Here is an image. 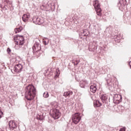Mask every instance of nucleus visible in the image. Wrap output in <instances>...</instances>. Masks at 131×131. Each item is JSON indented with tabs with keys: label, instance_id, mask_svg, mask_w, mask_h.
Returning <instances> with one entry per match:
<instances>
[{
	"label": "nucleus",
	"instance_id": "9",
	"mask_svg": "<svg viewBox=\"0 0 131 131\" xmlns=\"http://www.w3.org/2000/svg\"><path fill=\"white\" fill-rule=\"evenodd\" d=\"M9 125L10 129H15L17 127V123L14 121H10L9 122Z\"/></svg>",
	"mask_w": 131,
	"mask_h": 131
},
{
	"label": "nucleus",
	"instance_id": "4",
	"mask_svg": "<svg viewBox=\"0 0 131 131\" xmlns=\"http://www.w3.org/2000/svg\"><path fill=\"white\" fill-rule=\"evenodd\" d=\"M50 115L54 119H58L61 116V114L57 109L53 108L50 113Z\"/></svg>",
	"mask_w": 131,
	"mask_h": 131
},
{
	"label": "nucleus",
	"instance_id": "24",
	"mask_svg": "<svg viewBox=\"0 0 131 131\" xmlns=\"http://www.w3.org/2000/svg\"><path fill=\"white\" fill-rule=\"evenodd\" d=\"M7 53L8 54H10V53H11V49L10 48L7 49Z\"/></svg>",
	"mask_w": 131,
	"mask_h": 131
},
{
	"label": "nucleus",
	"instance_id": "27",
	"mask_svg": "<svg viewBox=\"0 0 131 131\" xmlns=\"http://www.w3.org/2000/svg\"><path fill=\"white\" fill-rule=\"evenodd\" d=\"M44 42H45V43H44L45 45H48V43H47V41H45Z\"/></svg>",
	"mask_w": 131,
	"mask_h": 131
},
{
	"label": "nucleus",
	"instance_id": "19",
	"mask_svg": "<svg viewBox=\"0 0 131 131\" xmlns=\"http://www.w3.org/2000/svg\"><path fill=\"white\" fill-rule=\"evenodd\" d=\"M43 97H44V98H49V93H48V92H45L43 94Z\"/></svg>",
	"mask_w": 131,
	"mask_h": 131
},
{
	"label": "nucleus",
	"instance_id": "31",
	"mask_svg": "<svg viewBox=\"0 0 131 131\" xmlns=\"http://www.w3.org/2000/svg\"><path fill=\"white\" fill-rule=\"evenodd\" d=\"M83 33H84V31H83Z\"/></svg>",
	"mask_w": 131,
	"mask_h": 131
},
{
	"label": "nucleus",
	"instance_id": "11",
	"mask_svg": "<svg viewBox=\"0 0 131 131\" xmlns=\"http://www.w3.org/2000/svg\"><path fill=\"white\" fill-rule=\"evenodd\" d=\"M29 18H30V15H29V14H24L22 17V19L24 22H27Z\"/></svg>",
	"mask_w": 131,
	"mask_h": 131
},
{
	"label": "nucleus",
	"instance_id": "28",
	"mask_svg": "<svg viewBox=\"0 0 131 131\" xmlns=\"http://www.w3.org/2000/svg\"><path fill=\"white\" fill-rule=\"evenodd\" d=\"M107 85H108V86H109V85H111V84L107 83Z\"/></svg>",
	"mask_w": 131,
	"mask_h": 131
},
{
	"label": "nucleus",
	"instance_id": "29",
	"mask_svg": "<svg viewBox=\"0 0 131 131\" xmlns=\"http://www.w3.org/2000/svg\"><path fill=\"white\" fill-rule=\"evenodd\" d=\"M86 35H85V34H84V36H85Z\"/></svg>",
	"mask_w": 131,
	"mask_h": 131
},
{
	"label": "nucleus",
	"instance_id": "14",
	"mask_svg": "<svg viewBox=\"0 0 131 131\" xmlns=\"http://www.w3.org/2000/svg\"><path fill=\"white\" fill-rule=\"evenodd\" d=\"M86 84H88V81L86 80L81 81L80 82V88H83L85 85H86Z\"/></svg>",
	"mask_w": 131,
	"mask_h": 131
},
{
	"label": "nucleus",
	"instance_id": "6",
	"mask_svg": "<svg viewBox=\"0 0 131 131\" xmlns=\"http://www.w3.org/2000/svg\"><path fill=\"white\" fill-rule=\"evenodd\" d=\"M23 69V66L21 64H16L13 68V70L16 73H19V72H21L22 70Z\"/></svg>",
	"mask_w": 131,
	"mask_h": 131
},
{
	"label": "nucleus",
	"instance_id": "8",
	"mask_svg": "<svg viewBox=\"0 0 131 131\" xmlns=\"http://www.w3.org/2000/svg\"><path fill=\"white\" fill-rule=\"evenodd\" d=\"M33 53H38L40 51V45L38 43L34 45L32 48Z\"/></svg>",
	"mask_w": 131,
	"mask_h": 131
},
{
	"label": "nucleus",
	"instance_id": "26",
	"mask_svg": "<svg viewBox=\"0 0 131 131\" xmlns=\"http://www.w3.org/2000/svg\"><path fill=\"white\" fill-rule=\"evenodd\" d=\"M118 6L119 7H120V6H121V3H120V1H119V3H118Z\"/></svg>",
	"mask_w": 131,
	"mask_h": 131
},
{
	"label": "nucleus",
	"instance_id": "18",
	"mask_svg": "<svg viewBox=\"0 0 131 131\" xmlns=\"http://www.w3.org/2000/svg\"><path fill=\"white\" fill-rule=\"evenodd\" d=\"M23 28L22 27H19V28H16L14 29V32H15V33L21 32V31H22Z\"/></svg>",
	"mask_w": 131,
	"mask_h": 131
},
{
	"label": "nucleus",
	"instance_id": "22",
	"mask_svg": "<svg viewBox=\"0 0 131 131\" xmlns=\"http://www.w3.org/2000/svg\"><path fill=\"white\" fill-rule=\"evenodd\" d=\"M3 112H2V111L0 110V118H2V117H3Z\"/></svg>",
	"mask_w": 131,
	"mask_h": 131
},
{
	"label": "nucleus",
	"instance_id": "1",
	"mask_svg": "<svg viewBox=\"0 0 131 131\" xmlns=\"http://www.w3.org/2000/svg\"><path fill=\"white\" fill-rule=\"evenodd\" d=\"M36 89L33 85L29 84L25 88V98L28 101H32L35 97Z\"/></svg>",
	"mask_w": 131,
	"mask_h": 131
},
{
	"label": "nucleus",
	"instance_id": "25",
	"mask_svg": "<svg viewBox=\"0 0 131 131\" xmlns=\"http://www.w3.org/2000/svg\"><path fill=\"white\" fill-rule=\"evenodd\" d=\"M119 131H125V128H121Z\"/></svg>",
	"mask_w": 131,
	"mask_h": 131
},
{
	"label": "nucleus",
	"instance_id": "30",
	"mask_svg": "<svg viewBox=\"0 0 131 131\" xmlns=\"http://www.w3.org/2000/svg\"><path fill=\"white\" fill-rule=\"evenodd\" d=\"M11 71L13 72V70H11Z\"/></svg>",
	"mask_w": 131,
	"mask_h": 131
},
{
	"label": "nucleus",
	"instance_id": "17",
	"mask_svg": "<svg viewBox=\"0 0 131 131\" xmlns=\"http://www.w3.org/2000/svg\"><path fill=\"white\" fill-rule=\"evenodd\" d=\"M114 99V101H118V102H119L120 100H121V96L115 95Z\"/></svg>",
	"mask_w": 131,
	"mask_h": 131
},
{
	"label": "nucleus",
	"instance_id": "12",
	"mask_svg": "<svg viewBox=\"0 0 131 131\" xmlns=\"http://www.w3.org/2000/svg\"><path fill=\"white\" fill-rule=\"evenodd\" d=\"M90 91L92 93H96V92H97V86H96V85H92L90 86Z\"/></svg>",
	"mask_w": 131,
	"mask_h": 131
},
{
	"label": "nucleus",
	"instance_id": "21",
	"mask_svg": "<svg viewBox=\"0 0 131 131\" xmlns=\"http://www.w3.org/2000/svg\"><path fill=\"white\" fill-rule=\"evenodd\" d=\"M123 2V5L125 6V5H126V0H122Z\"/></svg>",
	"mask_w": 131,
	"mask_h": 131
},
{
	"label": "nucleus",
	"instance_id": "15",
	"mask_svg": "<svg viewBox=\"0 0 131 131\" xmlns=\"http://www.w3.org/2000/svg\"><path fill=\"white\" fill-rule=\"evenodd\" d=\"M36 118L38 120H40V121H43V119H45V116L43 114L38 115Z\"/></svg>",
	"mask_w": 131,
	"mask_h": 131
},
{
	"label": "nucleus",
	"instance_id": "16",
	"mask_svg": "<svg viewBox=\"0 0 131 131\" xmlns=\"http://www.w3.org/2000/svg\"><path fill=\"white\" fill-rule=\"evenodd\" d=\"M72 94H73V93L72 91H68V92H64L63 94V96L64 97H69V96L72 95Z\"/></svg>",
	"mask_w": 131,
	"mask_h": 131
},
{
	"label": "nucleus",
	"instance_id": "5",
	"mask_svg": "<svg viewBox=\"0 0 131 131\" xmlns=\"http://www.w3.org/2000/svg\"><path fill=\"white\" fill-rule=\"evenodd\" d=\"M72 121L75 123V124H77L79 121L81 120V116H80V114L79 113H76L72 115Z\"/></svg>",
	"mask_w": 131,
	"mask_h": 131
},
{
	"label": "nucleus",
	"instance_id": "13",
	"mask_svg": "<svg viewBox=\"0 0 131 131\" xmlns=\"http://www.w3.org/2000/svg\"><path fill=\"white\" fill-rule=\"evenodd\" d=\"M94 107H99L102 106V103L99 100H96L94 102Z\"/></svg>",
	"mask_w": 131,
	"mask_h": 131
},
{
	"label": "nucleus",
	"instance_id": "2",
	"mask_svg": "<svg viewBox=\"0 0 131 131\" xmlns=\"http://www.w3.org/2000/svg\"><path fill=\"white\" fill-rule=\"evenodd\" d=\"M14 41H15V45L17 46H23L25 42V39L24 37L21 35H17L14 37Z\"/></svg>",
	"mask_w": 131,
	"mask_h": 131
},
{
	"label": "nucleus",
	"instance_id": "10",
	"mask_svg": "<svg viewBox=\"0 0 131 131\" xmlns=\"http://www.w3.org/2000/svg\"><path fill=\"white\" fill-rule=\"evenodd\" d=\"M100 98L101 99V101L102 103H105L107 102V100L108 99V96L105 94L102 95L101 96Z\"/></svg>",
	"mask_w": 131,
	"mask_h": 131
},
{
	"label": "nucleus",
	"instance_id": "20",
	"mask_svg": "<svg viewBox=\"0 0 131 131\" xmlns=\"http://www.w3.org/2000/svg\"><path fill=\"white\" fill-rule=\"evenodd\" d=\"M60 74V71H59V70H56V77H58V76H59Z\"/></svg>",
	"mask_w": 131,
	"mask_h": 131
},
{
	"label": "nucleus",
	"instance_id": "23",
	"mask_svg": "<svg viewBox=\"0 0 131 131\" xmlns=\"http://www.w3.org/2000/svg\"><path fill=\"white\" fill-rule=\"evenodd\" d=\"M73 63H74V65H78V63H79V60H76V64L73 62Z\"/></svg>",
	"mask_w": 131,
	"mask_h": 131
},
{
	"label": "nucleus",
	"instance_id": "3",
	"mask_svg": "<svg viewBox=\"0 0 131 131\" xmlns=\"http://www.w3.org/2000/svg\"><path fill=\"white\" fill-rule=\"evenodd\" d=\"M93 6L96 10L97 15L98 16H102V9H101L100 3H99L98 1H95L93 3Z\"/></svg>",
	"mask_w": 131,
	"mask_h": 131
},
{
	"label": "nucleus",
	"instance_id": "7",
	"mask_svg": "<svg viewBox=\"0 0 131 131\" xmlns=\"http://www.w3.org/2000/svg\"><path fill=\"white\" fill-rule=\"evenodd\" d=\"M33 23L36 24L37 25H41L43 23V20L38 17H36V16H34L32 19Z\"/></svg>",
	"mask_w": 131,
	"mask_h": 131
}]
</instances>
